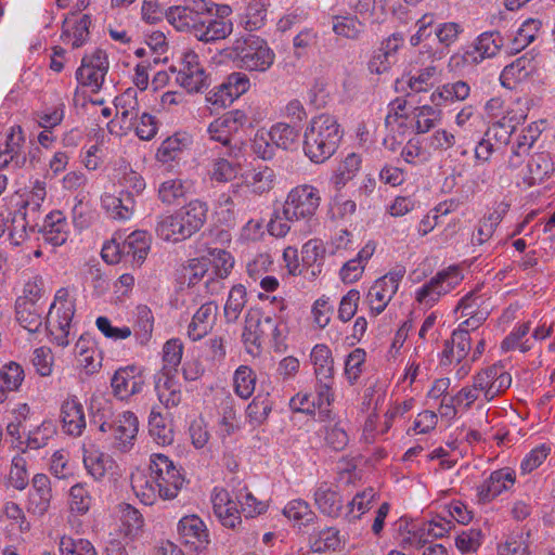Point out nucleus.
Masks as SVG:
<instances>
[{
    "label": "nucleus",
    "mask_w": 555,
    "mask_h": 555,
    "mask_svg": "<svg viewBox=\"0 0 555 555\" xmlns=\"http://www.w3.org/2000/svg\"><path fill=\"white\" fill-rule=\"evenodd\" d=\"M214 2L206 0H183V4L166 11L167 21L179 31H189L203 42L224 39L231 35L233 24L211 20Z\"/></svg>",
    "instance_id": "1"
},
{
    "label": "nucleus",
    "mask_w": 555,
    "mask_h": 555,
    "mask_svg": "<svg viewBox=\"0 0 555 555\" xmlns=\"http://www.w3.org/2000/svg\"><path fill=\"white\" fill-rule=\"evenodd\" d=\"M319 190L310 184L293 188L283 204L275 210L268 223V231L276 237H284L291 230V222L301 219L310 221L320 206Z\"/></svg>",
    "instance_id": "2"
},
{
    "label": "nucleus",
    "mask_w": 555,
    "mask_h": 555,
    "mask_svg": "<svg viewBox=\"0 0 555 555\" xmlns=\"http://www.w3.org/2000/svg\"><path fill=\"white\" fill-rule=\"evenodd\" d=\"M344 131L336 117L321 114L313 117L304 133V153L314 164H323L337 151Z\"/></svg>",
    "instance_id": "3"
},
{
    "label": "nucleus",
    "mask_w": 555,
    "mask_h": 555,
    "mask_svg": "<svg viewBox=\"0 0 555 555\" xmlns=\"http://www.w3.org/2000/svg\"><path fill=\"white\" fill-rule=\"evenodd\" d=\"M223 54L237 68L250 72L268 70L275 57L267 41L253 34L236 38L231 46L223 50Z\"/></svg>",
    "instance_id": "4"
},
{
    "label": "nucleus",
    "mask_w": 555,
    "mask_h": 555,
    "mask_svg": "<svg viewBox=\"0 0 555 555\" xmlns=\"http://www.w3.org/2000/svg\"><path fill=\"white\" fill-rule=\"evenodd\" d=\"M281 322L275 317L266 315L259 309H249L245 317L242 334L243 343L249 353L259 351L262 344L278 347L282 343Z\"/></svg>",
    "instance_id": "5"
},
{
    "label": "nucleus",
    "mask_w": 555,
    "mask_h": 555,
    "mask_svg": "<svg viewBox=\"0 0 555 555\" xmlns=\"http://www.w3.org/2000/svg\"><path fill=\"white\" fill-rule=\"evenodd\" d=\"M149 469L157 481L159 498L175 499L185 482L181 467H177L167 455L154 453L151 455Z\"/></svg>",
    "instance_id": "6"
},
{
    "label": "nucleus",
    "mask_w": 555,
    "mask_h": 555,
    "mask_svg": "<svg viewBox=\"0 0 555 555\" xmlns=\"http://www.w3.org/2000/svg\"><path fill=\"white\" fill-rule=\"evenodd\" d=\"M105 412L109 414V410H104L103 413L100 414L99 408L98 411L93 413L92 422L94 424L99 423L100 431L112 433L113 446L116 449L122 452L130 450L134 444V440L139 430L138 417L134 415V413L126 411L121 415H119L117 420H115L112 423H108L107 421L104 420V417L106 416Z\"/></svg>",
    "instance_id": "7"
},
{
    "label": "nucleus",
    "mask_w": 555,
    "mask_h": 555,
    "mask_svg": "<svg viewBox=\"0 0 555 555\" xmlns=\"http://www.w3.org/2000/svg\"><path fill=\"white\" fill-rule=\"evenodd\" d=\"M504 46L502 35L496 30L480 34L474 42L466 47L463 54H455L451 61L461 59L464 64L477 65L487 59H492Z\"/></svg>",
    "instance_id": "8"
},
{
    "label": "nucleus",
    "mask_w": 555,
    "mask_h": 555,
    "mask_svg": "<svg viewBox=\"0 0 555 555\" xmlns=\"http://www.w3.org/2000/svg\"><path fill=\"white\" fill-rule=\"evenodd\" d=\"M108 72V59L105 51L96 49L93 53L85 55L76 70V79L83 87H90L98 92Z\"/></svg>",
    "instance_id": "9"
},
{
    "label": "nucleus",
    "mask_w": 555,
    "mask_h": 555,
    "mask_svg": "<svg viewBox=\"0 0 555 555\" xmlns=\"http://www.w3.org/2000/svg\"><path fill=\"white\" fill-rule=\"evenodd\" d=\"M462 281V275L455 267L438 272L429 282L425 283L416 293L420 304L433 305L442 295L450 293Z\"/></svg>",
    "instance_id": "10"
},
{
    "label": "nucleus",
    "mask_w": 555,
    "mask_h": 555,
    "mask_svg": "<svg viewBox=\"0 0 555 555\" xmlns=\"http://www.w3.org/2000/svg\"><path fill=\"white\" fill-rule=\"evenodd\" d=\"M171 72L176 74V81L188 92H202L208 87V76L194 52H186L179 70Z\"/></svg>",
    "instance_id": "11"
},
{
    "label": "nucleus",
    "mask_w": 555,
    "mask_h": 555,
    "mask_svg": "<svg viewBox=\"0 0 555 555\" xmlns=\"http://www.w3.org/2000/svg\"><path fill=\"white\" fill-rule=\"evenodd\" d=\"M249 87V79L245 74L232 73L225 81L208 92L206 100L216 107H227L244 94Z\"/></svg>",
    "instance_id": "12"
},
{
    "label": "nucleus",
    "mask_w": 555,
    "mask_h": 555,
    "mask_svg": "<svg viewBox=\"0 0 555 555\" xmlns=\"http://www.w3.org/2000/svg\"><path fill=\"white\" fill-rule=\"evenodd\" d=\"M54 309L55 302L50 306L46 327L53 343L60 347H66L70 341V323L75 314V305H63Z\"/></svg>",
    "instance_id": "13"
},
{
    "label": "nucleus",
    "mask_w": 555,
    "mask_h": 555,
    "mask_svg": "<svg viewBox=\"0 0 555 555\" xmlns=\"http://www.w3.org/2000/svg\"><path fill=\"white\" fill-rule=\"evenodd\" d=\"M113 393L120 400L140 393L144 386V376L141 367L127 365L119 367L111 379Z\"/></svg>",
    "instance_id": "14"
},
{
    "label": "nucleus",
    "mask_w": 555,
    "mask_h": 555,
    "mask_svg": "<svg viewBox=\"0 0 555 555\" xmlns=\"http://www.w3.org/2000/svg\"><path fill=\"white\" fill-rule=\"evenodd\" d=\"M247 120L248 118L243 111H230L214 120L208 127V132L212 140L222 143L224 146H230L233 134L238 132Z\"/></svg>",
    "instance_id": "15"
},
{
    "label": "nucleus",
    "mask_w": 555,
    "mask_h": 555,
    "mask_svg": "<svg viewBox=\"0 0 555 555\" xmlns=\"http://www.w3.org/2000/svg\"><path fill=\"white\" fill-rule=\"evenodd\" d=\"M178 532L181 543L195 552L204 551L209 544V534L204 521L196 515L180 519Z\"/></svg>",
    "instance_id": "16"
},
{
    "label": "nucleus",
    "mask_w": 555,
    "mask_h": 555,
    "mask_svg": "<svg viewBox=\"0 0 555 555\" xmlns=\"http://www.w3.org/2000/svg\"><path fill=\"white\" fill-rule=\"evenodd\" d=\"M208 206L205 202L194 199L176 210L182 228V234L190 238L197 233L206 222Z\"/></svg>",
    "instance_id": "17"
},
{
    "label": "nucleus",
    "mask_w": 555,
    "mask_h": 555,
    "mask_svg": "<svg viewBox=\"0 0 555 555\" xmlns=\"http://www.w3.org/2000/svg\"><path fill=\"white\" fill-rule=\"evenodd\" d=\"M52 499L50 478L46 474H36L31 480L27 511L37 516L44 515Z\"/></svg>",
    "instance_id": "18"
},
{
    "label": "nucleus",
    "mask_w": 555,
    "mask_h": 555,
    "mask_svg": "<svg viewBox=\"0 0 555 555\" xmlns=\"http://www.w3.org/2000/svg\"><path fill=\"white\" fill-rule=\"evenodd\" d=\"M514 483L515 473L511 468L504 467L494 470L478 488L479 501L482 503L490 502L504 490L509 489Z\"/></svg>",
    "instance_id": "19"
},
{
    "label": "nucleus",
    "mask_w": 555,
    "mask_h": 555,
    "mask_svg": "<svg viewBox=\"0 0 555 555\" xmlns=\"http://www.w3.org/2000/svg\"><path fill=\"white\" fill-rule=\"evenodd\" d=\"M405 274L404 268L390 271L374 282L367 293L370 304L376 301L389 302L397 293L399 284Z\"/></svg>",
    "instance_id": "20"
},
{
    "label": "nucleus",
    "mask_w": 555,
    "mask_h": 555,
    "mask_svg": "<svg viewBox=\"0 0 555 555\" xmlns=\"http://www.w3.org/2000/svg\"><path fill=\"white\" fill-rule=\"evenodd\" d=\"M63 429L70 436H80L86 428L82 404L76 398L66 399L61 406Z\"/></svg>",
    "instance_id": "21"
},
{
    "label": "nucleus",
    "mask_w": 555,
    "mask_h": 555,
    "mask_svg": "<svg viewBox=\"0 0 555 555\" xmlns=\"http://www.w3.org/2000/svg\"><path fill=\"white\" fill-rule=\"evenodd\" d=\"M314 503L328 517H338L344 511V501L337 487L322 482L314 491Z\"/></svg>",
    "instance_id": "22"
},
{
    "label": "nucleus",
    "mask_w": 555,
    "mask_h": 555,
    "mask_svg": "<svg viewBox=\"0 0 555 555\" xmlns=\"http://www.w3.org/2000/svg\"><path fill=\"white\" fill-rule=\"evenodd\" d=\"M101 204L112 218L119 220L129 219L135 207L133 194L129 190L120 192L119 196L105 193L101 197Z\"/></svg>",
    "instance_id": "23"
},
{
    "label": "nucleus",
    "mask_w": 555,
    "mask_h": 555,
    "mask_svg": "<svg viewBox=\"0 0 555 555\" xmlns=\"http://www.w3.org/2000/svg\"><path fill=\"white\" fill-rule=\"evenodd\" d=\"M217 312V305L209 301L203 304L194 313L188 327V336L193 341L204 338L212 328Z\"/></svg>",
    "instance_id": "24"
},
{
    "label": "nucleus",
    "mask_w": 555,
    "mask_h": 555,
    "mask_svg": "<svg viewBox=\"0 0 555 555\" xmlns=\"http://www.w3.org/2000/svg\"><path fill=\"white\" fill-rule=\"evenodd\" d=\"M535 70L537 65L534 59L522 55L504 67L500 79L504 87L513 88V85L526 80Z\"/></svg>",
    "instance_id": "25"
},
{
    "label": "nucleus",
    "mask_w": 555,
    "mask_h": 555,
    "mask_svg": "<svg viewBox=\"0 0 555 555\" xmlns=\"http://www.w3.org/2000/svg\"><path fill=\"white\" fill-rule=\"evenodd\" d=\"M115 106L117 109V117L120 119L121 128L131 130L139 118V103L137 99V91L127 89L122 94L116 96Z\"/></svg>",
    "instance_id": "26"
},
{
    "label": "nucleus",
    "mask_w": 555,
    "mask_h": 555,
    "mask_svg": "<svg viewBox=\"0 0 555 555\" xmlns=\"http://www.w3.org/2000/svg\"><path fill=\"white\" fill-rule=\"evenodd\" d=\"M67 221L62 211L50 212L46 219L42 230L43 238L52 246L63 245L68 237Z\"/></svg>",
    "instance_id": "27"
},
{
    "label": "nucleus",
    "mask_w": 555,
    "mask_h": 555,
    "mask_svg": "<svg viewBox=\"0 0 555 555\" xmlns=\"http://www.w3.org/2000/svg\"><path fill=\"white\" fill-rule=\"evenodd\" d=\"M15 312L17 322L29 333H36L42 325V310L36 302L16 299Z\"/></svg>",
    "instance_id": "28"
},
{
    "label": "nucleus",
    "mask_w": 555,
    "mask_h": 555,
    "mask_svg": "<svg viewBox=\"0 0 555 555\" xmlns=\"http://www.w3.org/2000/svg\"><path fill=\"white\" fill-rule=\"evenodd\" d=\"M131 488L137 498L145 505H153L157 498H159L157 481L152 476L143 473H138L131 476Z\"/></svg>",
    "instance_id": "29"
},
{
    "label": "nucleus",
    "mask_w": 555,
    "mask_h": 555,
    "mask_svg": "<svg viewBox=\"0 0 555 555\" xmlns=\"http://www.w3.org/2000/svg\"><path fill=\"white\" fill-rule=\"evenodd\" d=\"M150 250V238L144 231H134L121 243V253L141 263Z\"/></svg>",
    "instance_id": "30"
},
{
    "label": "nucleus",
    "mask_w": 555,
    "mask_h": 555,
    "mask_svg": "<svg viewBox=\"0 0 555 555\" xmlns=\"http://www.w3.org/2000/svg\"><path fill=\"white\" fill-rule=\"evenodd\" d=\"M553 170V163L547 154H535L528 163V175L524 178V181L528 186H533L548 178Z\"/></svg>",
    "instance_id": "31"
},
{
    "label": "nucleus",
    "mask_w": 555,
    "mask_h": 555,
    "mask_svg": "<svg viewBox=\"0 0 555 555\" xmlns=\"http://www.w3.org/2000/svg\"><path fill=\"white\" fill-rule=\"evenodd\" d=\"M311 361L314 366V374L317 380L328 382V378H334V361L332 351L326 345H317L311 351Z\"/></svg>",
    "instance_id": "32"
},
{
    "label": "nucleus",
    "mask_w": 555,
    "mask_h": 555,
    "mask_svg": "<svg viewBox=\"0 0 555 555\" xmlns=\"http://www.w3.org/2000/svg\"><path fill=\"white\" fill-rule=\"evenodd\" d=\"M24 380V371L15 362L4 365L0 370V403L8 399V393L15 391Z\"/></svg>",
    "instance_id": "33"
},
{
    "label": "nucleus",
    "mask_w": 555,
    "mask_h": 555,
    "mask_svg": "<svg viewBox=\"0 0 555 555\" xmlns=\"http://www.w3.org/2000/svg\"><path fill=\"white\" fill-rule=\"evenodd\" d=\"M269 137L278 147L291 150L300 138V129L295 125L278 122L271 127Z\"/></svg>",
    "instance_id": "34"
},
{
    "label": "nucleus",
    "mask_w": 555,
    "mask_h": 555,
    "mask_svg": "<svg viewBox=\"0 0 555 555\" xmlns=\"http://www.w3.org/2000/svg\"><path fill=\"white\" fill-rule=\"evenodd\" d=\"M542 27V22L538 18H528L518 28L516 35L511 41V53H518L528 47L537 37Z\"/></svg>",
    "instance_id": "35"
},
{
    "label": "nucleus",
    "mask_w": 555,
    "mask_h": 555,
    "mask_svg": "<svg viewBox=\"0 0 555 555\" xmlns=\"http://www.w3.org/2000/svg\"><path fill=\"white\" fill-rule=\"evenodd\" d=\"M155 231L157 236L164 241L178 243L188 240L182 234V228L176 211L171 215L159 216Z\"/></svg>",
    "instance_id": "36"
},
{
    "label": "nucleus",
    "mask_w": 555,
    "mask_h": 555,
    "mask_svg": "<svg viewBox=\"0 0 555 555\" xmlns=\"http://www.w3.org/2000/svg\"><path fill=\"white\" fill-rule=\"evenodd\" d=\"M83 464L88 473L95 480H101L107 472L116 466L115 461L109 455L99 451L85 453Z\"/></svg>",
    "instance_id": "37"
},
{
    "label": "nucleus",
    "mask_w": 555,
    "mask_h": 555,
    "mask_svg": "<svg viewBox=\"0 0 555 555\" xmlns=\"http://www.w3.org/2000/svg\"><path fill=\"white\" fill-rule=\"evenodd\" d=\"M324 255L325 248L320 240L308 241L301 249L302 262L307 267L306 272L308 273L309 268H311L312 276L321 273Z\"/></svg>",
    "instance_id": "38"
},
{
    "label": "nucleus",
    "mask_w": 555,
    "mask_h": 555,
    "mask_svg": "<svg viewBox=\"0 0 555 555\" xmlns=\"http://www.w3.org/2000/svg\"><path fill=\"white\" fill-rule=\"evenodd\" d=\"M149 430L158 444L168 446L173 442L171 426L166 423L165 417L155 409H152L149 416Z\"/></svg>",
    "instance_id": "39"
},
{
    "label": "nucleus",
    "mask_w": 555,
    "mask_h": 555,
    "mask_svg": "<svg viewBox=\"0 0 555 555\" xmlns=\"http://www.w3.org/2000/svg\"><path fill=\"white\" fill-rule=\"evenodd\" d=\"M361 166V157L356 153H350L346 158L338 165L332 182L336 189L343 188L348 181L352 180L356 173L359 171Z\"/></svg>",
    "instance_id": "40"
},
{
    "label": "nucleus",
    "mask_w": 555,
    "mask_h": 555,
    "mask_svg": "<svg viewBox=\"0 0 555 555\" xmlns=\"http://www.w3.org/2000/svg\"><path fill=\"white\" fill-rule=\"evenodd\" d=\"M332 29L338 36L357 40L364 31V24L356 16H334Z\"/></svg>",
    "instance_id": "41"
},
{
    "label": "nucleus",
    "mask_w": 555,
    "mask_h": 555,
    "mask_svg": "<svg viewBox=\"0 0 555 555\" xmlns=\"http://www.w3.org/2000/svg\"><path fill=\"white\" fill-rule=\"evenodd\" d=\"M246 304V288L242 284L234 285L224 306V318L227 322L237 321Z\"/></svg>",
    "instance_id": "42"
},
{
    "label": "nucleus",
    "mask_w": 555,
    "mask_h": 555,
    "mask_svg": "<svg viewBox=\"0 0 555 555\" xmlns=\"http://www.w3.org/2000/svg\"><path fill=\"white\" fill-rule=\"evenodd\" d=\"M413 115L415 118L416 133H426L436 126L437 121L440 120L441 111L431 105L425 104L415 107Z\"/></svg>",
    "instance_id": "43"
},
{
    "label": "nucleus",
    "mask_w": 555,
    "mask_h": 555,
    "mask_svg": "<svg viewBox=\"0 0 555 555\" xmlns=\"http://www.w3.org/2000/svg\"><path fill=\"white\" fill-rule=\"evenodd\" d=\"M283 514L291 520H294L298 525H309L313 522L317 517L315 514L311 511L309 504L301 500H293L291 501L283 509Z\"/></svg>",
    "instance_id": "44"
},
{
    "label": "nucleus",
    "mask_w": 555,
    "mask_h": 555,
    "mask_svg": "<svg viewBox=\"0 0 555 555\" xmlns=\"http://www.w3.org/2000/svg\"><path fill=\"white\" fill-rule=\"evenodd\" d=\"M233 379L237 396L247 399L253 395L256 385V374L250 367L246 365L238 366L234 373Z\"/></svg>",
    "instance_id": "45"
},
{
    "label": "nucleus",
    "mask_w": 555,
    "mask_h": 555,
    "mask_svg": "<svg viewBox=\"0 0 555 555\" xmlns=\"http://www.w3.org/2000/svg\"><path fill=\"white\" fill-rule=\"evenodd\" d=\"M189 186L180 179L164 181L158 189V197L162 203L171 205L185 197Z\"/></svg>",
    "instance_id": "46"
},
{
    "label": "nucleus",
    "mask_w": 555,
    "mask_h": 555,
    "mask_svg": "<svg viewBox=\"0 0 555 555\" xmlns=\"http://www.w3.org/2000/svg\"><path fill=\"white\" fill-rule=\"evenodd\" d=\"M91 502L92 496L86 483L79 482L70 488L69 507L72 512L78 515H85L90 509Z\"/></svg>",
    "instance_id": "47"
},
{
    "label": "nucleus",
    "mask_w": 555,
    "mask_h": 555,
    "mask_svg": "<svg viewBox=\"0 0 555 555\" xmlns=\"http://www.w3.org/2000/svg\"><path fill=\"white\" fill-rule=\"evenodd\" d=\"M272 410V402L268 396H257L247 405L246 415L250 423L255 425L262 424L269 416Z\"/></svg>",
    "instance_id": "48"
},
{
    "label": "nucleus",
    "mask_w": 555,
    "mask_h": 555,
    "mask_svg": "<svg viewBox=\"0 0 555 555\" xmlns=\"http://www.w3.org/2000/svg\"><path fill=\"white\" fill-rule=\"evenodd\" d=\"M186 139H180L177 135L169 137L157 150L156 158L162 163L175 160L178 155L186 147Z\"/></svg>",
    "instance_id": "49"
},
{
    "label": "nucleus",
    "mask_w": 555,
    "mask_h": 555,
    "mask_svg": "<svg viewBox=\"0 0 555 555\" xmlns=\"http://www.w3.org/2000/svg\"><path fill=\"white\" fill-rule=\"evenodd\" d=\"M183 346L179 339L166 341L163 348V369L166 372L173 373L181 363Z\"/></svg>",
    "instance_id": "50"
},
{
    "label": "nucleus",
    "mask_w": 555,
    "mask_h": 555,
    "mask_svg": "<svg viewBox=\"0 0 555 555\" xmlns=\"http://www.w3.org/2000/svg\"><path fill=\"white\" fill-rule=\"evenodd\" d=\"M91 25V17L88 14H83L75 24L73 33L68 29H64L62 31L61 38L62 40H66L74 37V41L72 43L74 49L80 48L83 46L89 38V28Z\"/></svg>",
    "instance_id": "51"
},
{
    "label": "nucleus",
    "mask_w": 555,
    "mask_h": 555,
    "mask_svg": "<svg viewBox=\"0 0 555 555\" xmlns=\"http://www.w3.org/2000/svg\"><path fill=\"white\" fill-rule=\"evenodd\" d=\"M121 522L125 534L127 537L134 538L141 531L144 520L141 513L137 508L127 505L122 512Z\"/></svg>",
    "instance_id": "52"
},
{
    "label": "nucleus",
    "mask_w": 555,
    "mask_h": 555,
    "mask_svg": "<svg viewBox=\"0 0 555 555\" xmlns=\"http://www.w3.org/2000/svg\"><path fill=\"white\" fill-rule=\"evenodd\" d=\"M221 409L220 431L222 437H225L234 434L240 426L236 422V411L231 399L224 400Z\"/></svg>",
    "instance_id": "53"
},
{
    "label": "nucleus",
    "mask_w": 555,
    "mask_h": 555,
    "mask_svg": "<svg viewBox=\"0 0 555 555\" xmlns=\"http://www.w3.org/2000/svg\"><path fill=\"white\" fill-rule=\"evenodd\" d=\"M481 544V531L478 529H468L462 531L455 538V545L462 553H472L477 551Z\"/></svg>",
    "instance_id": "54"
},
{
    "label": "nucleus",
    "mask_w": 555,
    "mask_h": 555,
    "mask_svg": "<svg viewBox=\"0 0 555 555\" xmlns=\"http://www.w3.org/2000/svg\"><path fill=\"white\" fill-rule=\"evenodd\" d=\"M360 300V293L357 289H350L340 300L338 308V318L343 322L350 321L357 310Z\"/></svg>",
    "instance_id": "55"
},
{
    "label": "nucleus",
    "mask_w": 555,
    "mask_h": 555,
    "mask_svg": "<svg viewBox=\"0 0 555 555\" xmlns=\"http://www.w3.org/2000/svg\"><path fill=\"white\" fill-rule=\"evenodd\" d=\"M10 482L17 490H24L28 485L26 461L22 456H14L10 470Z\"/></svg>",
    "instance_id": "56"
},
{
    "label": "nucleus",
    "mask_w": 555,
    "mask_h": 555,
    "mask_svg": "<svg viewBox=\"0 0 555 555\" xmlns=\"http://www.w3.org/2000/svg\"><path fill=\"white\" fill-rule=\"evenodd\" d=\"M365 351L357 348L349 353L345 363V373L351 383H354L362 372V365L365 361Z\"/></svg>",
    "instance_id": "57"
},
{
    "label": "nucleus",
    "mask_w": 555,
    "mask_h": 555,
    "mask_svg": "<svg viewBox=\"0 0 555 555\" xmlns=\"http://www.w3.org/2000/svg\"><path fill=\"white\" fill-rule=\"evenodd\" d=\"M312 534L318 538L315 541L318 551L322 548L336 550L340 544L339 531L333 527L314 529Z\"/></svg>",
    "instance_id": "58"
},
{
    "label": "nucleus",
    "mask_w": 555,
    "mask_h": 555,
    "mask_svg": "<svg viewBox=\"0 0 555 555\" xmlns=\"http://www.w3.org/2000/svg\"><path fill=\"white\" fill-rule=\"evenodd\" d=\"M451 344L455 347V360L460 363L468 354L472 344L467 328L459 327L452 333Z\"/></svg>",
    "instance_id": "59"
},
{
    "label": "nucleus",
    "mask_w": 555,
    "mask_h": 555,
    "mask_svg": "<svg viewBox=\"0 0 555 555\" xmlns=\"http://www.w3.org/2000/svg\"><path fill=\"white\" fill-rule=\"evenodd\" d=\"M462 30L463 29L460 24L454 22H447L441 23L436 27L435 35L442 46L450 47L457 40Z\"/></svg>",
    "instance_id": "60"
},
{
    "label": "nucleus",
    "mask_w": 555,
    "mask_h": 555,
    "mask_svg": "<svg viewBox=\"0 0 555 555\" xmlns=\"http://www.w3.org/2000/svg\"><path fill=\"white\" fill-rule=\"evenodd\" d=\"M132 129L135 130L137 135L141 140H151L157 132L156 118L151 114L142 113L135 120V125Z\"/></svg>",
    "instance_id": "61"
},
{
    "label": "nucleus",
    "mask_w": 555,
    "mask_h": 555,
    "mask_svg": "<svg viewBox=\"0 0 555 555\" xmlns=\"http://www.w3.org/2000/svg\"><path fill=\"white\" fill-rule=\"evenodd\" d=\"M236 499L246 517H255L264 511V504L257 501V499L246 489L244 491H240Z\"/></svg>",
    "instance_id": "62"
},
{
    "label": "nucleus",
    "mask_w": 555,
    "mask_h": 555,
    "mask_svg": "<svg viewBox=\"0 0 555 555\" xmlns=\"http://www.w3.org/2000/svg\"><path fill=\"white\" fill-rule=\"evenodd\" d=\"M325 441L326 444L333 450L341 451L348 444L349 437L341 426L335 424L333 426L326 427Z\"/></svg>",
    "instance_id": "63"
},
{
    "label": "nucleus",
    "mask_w": 555,
    "mask_h": 555,
    "mask_svg": "<svg viewBox=\"0 0 555 555\" xmlns=\"http://www.w3.org/2000/svg\"><path fill=\"white\" fill-rule=\"evenodd\" d=\"M499 555H530L528 545L521 537H509L505 543L498 546Z\"/></svg>",
    "instance_id": "64"
}]
</instances>
